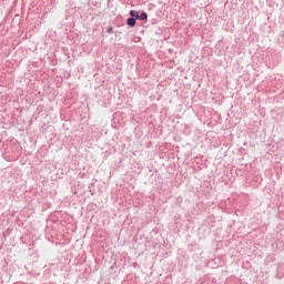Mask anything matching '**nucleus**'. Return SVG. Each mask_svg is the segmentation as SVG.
<instances>
[{"label": "nucleus", "instance_id": "1", "mask_svg": "<svg viewBox=\"0 0 284 284\" xmlns=\"http://www.w3.org/2000/svg\"><path fill=\"white\" fill-rule=\"evenodd\" d=\"M126 23L130 26V28H134V26H136V20L134 18H129Z\"/></svg>", "mask_w": 284, "mask_h": 284}, {"label": "nucleus", "instance_id": "2", "mask_svg": "<svg viewBox=\"0 0 284 284\" xmlns=\"http://www.w3.org/2000/svg\"><path fill=\"white\" fill-rule=\"evenodd\" d=\"M130 17H132V19H139V11H136V10H131V11H130Z\"/></svg>", "mask_w": 284, "mask_h": 284}, {"label": "nucleus", "instance_id": "3", "mask_svg": "<svg viewBox=\"0 0 284 284\" xmlns=\"http://www.w3.org/2000/svg\"><path fill=\"white\" fill-rule=\"evenodd\" d=\"M138 19H141V21H145L148 19V13L142 12Z\"/></svg>", "mask_w": 284, "mask_h": 284}]
</instances>
